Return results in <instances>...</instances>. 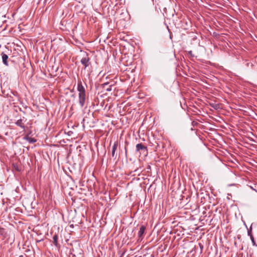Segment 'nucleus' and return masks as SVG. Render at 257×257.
Listing matches in <instances>:
<instances>
[{"instance_id": "f257e3e1", "label": "nucleus", "mask_w": 257, "mask_h": 257, "mask_svg": "<svg viewBox=\"0 0 257 257\" xmlns=\"http://www.w3.org/2000/svg\"><path fill=\"white\" fill-rule=\"evenodd\" d=\"M77 90L79 92V103L81 107H83L84 106L86 98L85 88L81 82L78 84Z\"/></svg>"}, {"instance_id": "f03ea898", "label": "nucleus", "mask_w": 257, "mask_h": 257, "mask_svg": "<svg viewBox=\"0 0 257 257\" xmlns=\"http://www.w3.org/2000/svg\"><path fill=\"white\" fill-rule=\"evenodd\" d=\"M136 151L139 152L140 154H142L145 156H147L148 155L147 147L142 144H137Z\"/></svg>"}, {"instance_id": "7ed1b4c3", "label": "nucleus", "mask_w": 257, "mask_h": 257, "mask_svg": "<svg viewBox=\"0 0 257 257\" xmlns=\"http://www.w3.org/2000/svg\"><path fill=\"white\" fill-rule=\"evenodd\" d=\"M80 62L82 65L85 66V68L88 67L89 64V58L88 56L87 53L84 52L83 53V56L80 60Z\"/></svg>"}, {"instance_id": "20e7f679", "label": "nucleus", "mask_w": 257, "mask_h": 257, "mask_svg": "<svg viewBox=\"0 0 257 257\" xmlns=\"http://www.w3.org/2000/svg\"><path fill=\"white\" fill-rule=\"evenodd\" d=\"M118 143L117 142H115L112 146V151H111V156L114 159L116 158V155L115 154V151L117 148Z\"/></svg>"}, {"instance_id": "39448f33", "label": "nucleus", "mask_w": 257, "mask_h": 257, "mask_svg": "<svg viewBox=\"0 0 257 257\" xmlns=\"http://www.w3.org/2000/svg\"><path fill=\"white\" fill-rule=\"evenodd\" d=\"M24 119H25L24 117L23 119L21 118L20 119H18L16 122V124L17 125L20 126L23 130H25V128L24 122L26 121V120H24Z\"/></svg>"}, {"instance_id": "423d86ee", "label": "nucleus", "mask_w": 257, "mask_h": 257, "mask_svg": "<svg viewBox=\"0 0 257 257\" xmlns=\"http://www.w3.org/2000/svg\"><path fill=\"white\" fill-rule=\"evenodd\" d=\"M145 229L146 227L145 226L142 225L140 227L139 231L138 232V236L140 238L142 239Z\"/></svg>"}, {"instance_id": "0eeeda50", "label": "nucleus", "mask_w": 257, "mask_h": 257, "mask_svg": "<svg viewBox=\"0 0 257 257\" xmlns=\"http://www.w3.org/2000/svg\"><path fill=\"white\" fill-rule=\"evenodd\" d=\"M2 56L3 62L4 63V64L5 65H6V66H8V56L4 53H2Z\"/></svg>"}, {"instance_id": "6e6552de", "label": "nucleus", "mask_w": 257, "mask_h": 257, "mask_svg": "<svg viewBox=\"0 0 257 257\" xmlns=\"http://www.w3.org/2000/svg\"><path fill=\"white\" fill-rule=\"evenodd\" d=\"M6 234L5 228L0 226V235L3 236H6Z\"/></svg>"}, {"instance_id": "1a4fd4ad", "label": "nucleus", "mask_w": 257, "mask_h": 257, "mask_svg": "<svg viewBox=\"0 0 257 257\" xmlns=\"http://www.w3.org/2000/svg\"><path fill=\"white\" fill-rule=\"evenodd\" d=\"M53 242L55 245L57 246L58 244V236L55 234L53 237Z\"/></svg>"}, {"instance_id": "9d476101", "label": "nucleus", "mask_w": 257, "mask_h": 257, "mask_svg": "<svg viewBox=\"0 0 257 257\" xmlns=\"http://www.w3.org/2000/svg\"><path fill=\"white\" fill-rule=\"evenodd\" d=\"M211 106L215 109H217L218 108H219V105L217 104H211Z\"/></svg>"}, {"instance_id": "9b49d317", "label": "nucleus", "mask_w": 257, "mask_h": 257, "mask_svg": "<svg viewBox=\"0 0 257 257\" xmlns=\"http://www.w3.org/2000/svg\"><path fill=\"white\" fill-rule=\"evenodd\" d=\"M26 139L28 140V141L30 143H33V142H36L35 140H34L33 139L31 138L26 137Z\"/></svg>"}, {"instance_id": "f8f14e48", "label": "nucleus", "mask_w": 257, "mask_h": 257, "mask_svg": "<svg viewBox=\"0 0 257 257\" xmlns=\"http://www.w3.org/2000/svg\"><path fill=\"white\" fill-rule=\"evenodd\" d=\"M250 239L251 240V241H252L253 244L254 245L255 243V241H254V238L253 237V235L252 234H250Z\"/></svg>"}, {"instance_id": "ddd939ff", "label": "nucleus", "mask_w": 257, "mask_h": 257, "mask_svg": "<svg viewBox=\"0 0 257 257\" xmlns=\"http://www.w3.org/2000/svg\"><path fill=\"white\" fill-rule=\"evenodd\" d=\"M247 233H248V235L250 237V234H251V228H250V229L248 231Z\"/></svg>"}, {"instance_id": "4468645a", "label": "nucleus", "mask_w": 257, "mask_h": 257, "mask_svg": "<svg viewBox=\"0 0 257 257\" xmlns=\"http://www.w3.org/2000/svg\"><path fill=\"white\" fill-rule=\"evenodd\" d=\"M14 167H15V169H16L18 171H20V170H21L19 168L18 166H17V167L14 166Z\"/></svg>"}, {"instance_id": "2eb2a0df", "label": "nucleus", "mask_w": 257, "mask_h": 257, "mask_svg": "<svg viewBox=\"0 0 257 257\" xmlns=\"http://www.w3.org/2000/svg\"><path fill=\"white\" fill-rule=\"evenodd\" d=\"M110 87H111V86H109V88H107L106 90L107 91H110L111 90Z\"/></svg>"}, {"instance_id": "dca6fc26", "label": "nucleus", "mask_w": 257, "mask_h": 257, "mask_svg": "<svg viewBox=\"0 0 257 257\" xmlns=\"http://www.w3.org/2000/svg\"><path fill=\"white\" fill-rule=\"evenodd\" d=\"M189 54H191V53H192V51H189Z\"/></svg>"}]
</instances>
